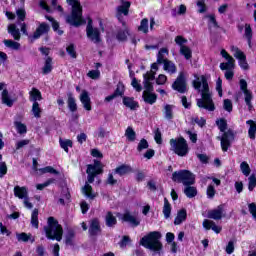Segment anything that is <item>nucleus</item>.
<instances>
[{"instance_id": "79ce46f5", "label": "nucleus", "mask_w": 256, "mask_h": 256, "mask_svg": "<svg viewBox=\"0 0 256 256\" xmlns=\"http://www.w3.org/2000/svg\"><path fill=\"white\" fill-rule=\"evenodd\" d=\"M125 137L127 141H130L131 143H133V141L137 139V134L135 133V130H133L132 127H128L125 131Z\"/></svg>"}, {"instance_id": "09e8293b", "label": "nucleus", "mask_w": 256, "mask_h": 256, "mask_svg": "<svg viewBox=\"0 0 256 256\" xmlns=\"http://www.w3.org/2000/svg\"><path fill=\"white\" fill-rule=\"evenodd\" d=\"M32 113L34 115V117H36V119L41 118V107L39 106V102H34L32 105Z\"/></svg>"}, {"instance_id": "4be33fe9", "label": "nucleus", "mask_w": 256, "mask_h": 256, "mask_svg": "<svg viewBox=\"0 0 256 256\" xmlns=\"http://www.w3.org/2000/svg\"><path fill=\"white\" fill-rule=\"evenodd\" d=\"M120 1L122 4L117 7L118 18L120 15H129V8L131 7V2L125 0Z\"/></svg>"}, {"instance_id": "f3484780", "label": "nucleus", "mask_w": 256, "mask_h": 256, "mask_svg": "<svg viewBox=\"0 0 256 256\" xmlns=\"http://www.w3.org/2000/svg\"><path fill=\"white\" fill-rule=\"evenodd\" d=\"M86 173H91V175H100V173H103L101 162L95 160L94 165L89 164Z\"/></svg>"}, {"instance_id": "a18cd8bd", "label": "nucleus", "mask_w": 256, "mask_h": 256, "mask_svg": "<svg viewBox=\"0 0 256 256\" xmlns=\"http://www.w3.org/2000/svg\"><path fill=\"white\" fill-rule=\"evenodd\" d=\"M107 135H109V132H107V130L103 127H99L94 132V137H96V139H105V137H107Z\"/></svg>"}, {"instance_id": "39448f33", "label": "nucleus", "mask_w": 256, "mask_h": 256, "mask_svg": "<svg viewBox=\"0 0 256 256\" xmlns=\"http://www.w3.org/2000/svg\"><path fill=\"white\" fill-rule=\"evenodd\" d=\"M47 239L61 241L63 239V227L53 217L48 218V226L44 228Z\"/></svg>"}, {"instance_id": "6ab92c4d", "label": "nucleus", "mask_w": 256, "mask_h": 256, "mask_svg": "<svg viewBox=\"0 0 256 256\" xmlns=\"http://www.w3.org/2000/svg\"><path fill=\"white\" fill-rule=\"evenodd\" d=\"M2 103L7 105V107H13V103H15L16 99L13 94H9V91L3 90L2 91Z\"/></svg>"}, {"instance_id": "f704fd0d", "label": "nucleus", "mask_w": 256, "mask_h": 256, "mask_svg": "<svg viewBox=\"0 0 256 256\" xmlns=\"http://www.w3.org/2000/svg\"><path fill=\"white\" fill-rule=\"evenodd\" d=\"M162 213L165 219H169V217H171V203H169V200H167V198H164Z\"/></svg>"}, {"instance_id": "1a4fd4ad", "label": "nucleus", "mask_w": 256, "mask_h": 256, "mask_svg": "<svg viewBox=\"0 0 256 256\" xmlns=\"http://www.w3.org/2000/svg\"><path fill=\"white\" fill-rule=\"evenodd\" d=\"M230 51L235 59L238 60L240 68L243 69V71H249V63H247V56L245 55V52L241 51L237 46H231Z\"/></svg>"}, {"instance_id": "8fccbe9b", "label": "nucleus", "mask_w": 256, "mask_h": 256, "mask_svg": "<svg viewBox=\"0 0 256 256\" xmlns=\"http://www.w3.org/2000/svg\"><path fill=\"white\" fill-rule=\"evenodd\" d=\"M14 125L16 127V131L17 133H19L20 135H23L25 133H27V126L19 121L14 122Z\"/></svg>"}, {"instance_id": "e2e57ef3", "label": "nucleus", "mask_w": 256, "mask_h": 256, "mask_svg": "<svg viewBox=\"0 0 256 256\" xmlns=\"http://www.w3.org/2000/svg\"><path fill=\"white\" fill-rule=\"evenodd\" d=\"M206 19H209L208 26L211 29L212 27H217V20L215 19L214 14L206 15Z\"/></svg>"}, {"instance_id": "c85d7f7f", "label": "nucleus", "mask_w": 256, "mask_h": 256, "mask_svg": "<svg viewBox=\"0 0 256 256\" xmlns=\"http://www.w3.org/2000/svg\"><path fill=\"white\" fill-rule=\"evenodd\" d=\"M49 31V25L42 23L35 31L33 37L34 39H39L43 34Z\"/></svg>"}, {"instance_id": "49530a36", "label": "nucleus", "mask_w": 256, "mask_h": 256, "mask_svg": "<svg viewBox=\"0 0 256 256\" xmlns=\"http://www.w3.org/2000/svg\"><path fill=\"white\" fill-rule=\"evenodd\" d=\"M123 104L129 109H135L137 107V102H135V100L131 97H124Z\"/></svg>"}, {"instance_id": "de8ad7c7", "label": "nucleus", "mask_w": 256, "mask_h": 256, "mask_svg": "<svg viewBox=\"0 0 256 256\" xmlns=\"http://www.w3.org/2000/svg\"><path fill=\"white\" fill-rule=\"evenodd\" d=\"M3 43L5 47H8V49H14V51L19 50V48L21 47V44L13 40H4Z\"/></svg>"}, {"instance_id": "20e7f679", "label": "nucleus", "mask_w": 256, "mask_h": 256, "mask_svg": "<svg viewBox=\"0 0 256 256\" xmlns=\"http://www.w3.org/2000/svg\"><path fill=\"white\" fill-rule=\"evenodd\" d=\"M216 125L221 131L222 136L218 137V139L221 141V147L222 151H228L231 141H233V131L227 130V120L221 118L216 121Z\"/></svg>"}, {"instance_id": "9d476101", "label": "nucleus", "mask_w": 256, "mask_h": 256, "mask_svg": "<svg viewBox=\"0 0 256 256\" xmlns=\"http://www.w3.org/2000/svg\"><path fill=\"white\" fill-rule=\"evenodd\" d=\"M117 217L121 219V221L129 223L131 227H139V225H141V219H139L137 214L125 212L124 214H118Z\"/></svg>"}, {"instance_id": "dca6fc26", "label": "nucleus", "mask_w": 256, "mask_h": 256, "mask_svg": "<svg viewBox=\"0 0 256 256\" xmlns=\"http://www.w3.org/2000/svg\"><path fill=\"white\" fill-rule=\"evenodd\" d=\"M223 213V205H220L216 209L208 211V219L219 221L220 219H223Z\"/></svg>"}, {"instance_id": "58836bf2", "label": "nucleus", "mask_w": 256, "mask_h": 256, "mask_svg": "<svg viewBox=\"0 0 256 256\" xmlns=\"http://www.w3.org/2000/svg\"><path fill=\"white\" fill-rule=\"evenodd\" d=\"M171 13L172 17H177V15H185V13H187V7L181 4L177 8H173Z\"/></svg>"}, {"instance_id": "393cba45", "label": "nucleus", "mask_w": 256, "mask_h": 256, "mask_svg": "<svg viewBox=\"0 0 256 256\" xmlns=\"http://www.w3.org/2000/svg\"><path fill=\"white\" fill-rule=\"evenodd\" d=\"M162 63L164 64L163 69L166 73H169L170 75L177 73V66H175V63L170 60H166Z\"/></svg>"}, {"instance_id": "864d4df0", "label": "nucleus", "mask_w": 256, "mask_h": 256, "mask_svg": "<svg viewBox=\"0 0 256 256\" xmlns=\"http://www.w3.org/2000/svg\"><path fill=\"white\" fill-rule=\"evenodd\" d=\"M180 53L185 57V59H191L192 57L191 48H189L188 46H182L180 48Z\"/></svg>"}, {"instance_id": "72a5a7b5", "label": "nucleus", "mask_w": 256, "mask_h": 256, "mask_svg": "<svg viewBox=\"0 0 256 256\" xmlns=\"http://www.w3.org/2000/svg\"><path fill=\"white\" fill-rule=\"evenodd\" d=\"M31 225L35 229H39V210L34 209L31 214Z\"/></svg>"}, {"instance_id": "4c0bfd02", "label": "nucleus", "mask_w": 256, "mask_h": 256, "mask_svg": "<svg viewBox=\"0 0 256 256\" xmlns=\"http://www.w3.org/2000/svg\"><path fill=\"white\" fill-rule=\"evenodd\" d=\"M60 147L66 152L69 153V147H73V141L69 139H59Z\"/></svg>"}, {"instance_id": "4d7b16f0", "label": "nucleus", "mask_w": 256, "mask_h": 256, "mask_svg": "<svg viewBox=\"0 0 256 256\" xmlns=\"http://www.w3.org/2000/svg\"><path fill=\"white\" fill-rule=\"evenodd\" d=\"M55 183V179L51 178L48 179L46 182L42 183V184H37L36 185V189H38V191H43L45 189V187H49V185Z\"/></svg>"}, {"instance_id": "423d86ee", "label": "nucleus", "mask_w": 256, "mask_h": 256, "mask_svg": "<svg viewBox=\"0 0 256 256\" xmlns=\"http://www.w3.org/2000/svg\"><path fill=\"white\" fill-rule=\"evenodd\" d=\"M220 55L225 59L227 62H222L220 63V69L221 71H226L225 72V78L228 81H231L233 79V76L235 73L233 72V69H235V59L233 56H230L227 50L222 49L220 52Z\"/></svg>"}, {"instance_id": "6e6552de", "label": "nucleus", "mask_w": 256, "mask_h": 256, "mask_svg": "<svg viewBox=\"0 0 256 256\" xmlns=\"http://www.w3.org/2000/svg\"><path fill=\"white\" fill-rule=\"evenodd\" d=\"M172 181L183 183L185 186L195 184V175L189 170H180L172 174Z\"/></svg>"}, {"instance_id": "4468645a", "label": "nucleus", "mask_w": 256, "mask_h": 256, "mask_svg": "<svg viewBox=\"0 0 256 256\" xmlns=\"http://www.w3.org/2000/svg\"><path fill=\"white\" fill-rule=\"evenodd\" d=\"M144 92H143V99L145 103H149V105H153L157 101V95L151 93L153 91V84L150 83V88L147 87V83L144 82Z\"/></svg>"}, {"instance_id": "9b49d317", "label": "nucleus", "mask_w": 256, "mask_h": 256, "mask_svg": "<svg viewBox=\"0 0 256 256\" xmlns=\"http://www.w3.org/2000/svg\"><path fill=\"white\" fill-rule=\"evenodd\" d=\"M239 84L241 91L244 93V101L249 111H251L253 109V104H251V101H253V92L247 89V81L245 79H241Z\"/></svg>"}, {"instance_id": "052dcab7", "label": "nucleus", "mask_w": 256, "mask_h": 256, "mask_svg": "<svg viewBox=\"0 0 256 256\" xmlns=\"http://www.w3.org/2000/svg\"><path fill=\"white\" fill-rule=\"evenodd\" d=\"M40 173L45 174V173H52L53 175H59V172L57 170H55L53 167L51 166H47L44 168L39 169Z\"/></svg>"}, {"instance_id": "5701e85b", "label": "nucleus", "mask_w": 256, "mask_h": 256, "mask_svg": "<svg viewBox=\"0 0 256 256\" xmlns=\"http://www.w3.org/2000/svg\"><path fill=\"white\" fill-rule=\"evenodd\" d=\"M203 227L207 231H209V229H212V231H214V233H221V226H217L215 224V222H213L212 220L205 219L203 221Z\"/></svg>"}, {"instance_id": "13d9d810", "label": "nucleus", "mask_w": 256, "mask_h": 256, "mask_svg": "<svg viewBox=\"0 0 256 256\" xmlns=\"http://www.w3.org/2000/svg\"><path fill=\"white\" fill-rule=\"evenodd\" d=\"M149 149V142L146 139H141L137 146V151L141 153V151Z\"/></svg>"}, {"instance_id": "aec40b11", "label": "nucleus", "mask_w": 256, "mask_h": 256, "mask_svg": "<svg viewBox=\"0 0 256 256\" xmlns=\"http://www.w3.org/2000/svg\"><path fill=\"white\" fill-rule=\"evenodd\" d=\"M14 196L18 199H27L29 197V190L25 186H15Z\"/></svg>"}, {"instance_id": "680f3d73", "label": "nucleus", "mask_w": 256, "mask_h": 256, "mask_svg": "<svg viewBox=\"0 0 256 256\" xmlns=\"http://www.w3.org/2000/svg\"><path fill=\"white\" fill-rule=\"evenodd\" d=\"M130 77L132 78V82L131 85L132 87L136 90V91H141V83H139V81L137 80V78L133 77V74L130 73Z\"/></svg>"}, {"instance_id": "c756f323", "label": "nucleus", "mask_w": 256, "mask_h": 256, "mask_svg": "<svg viewBox=\"0 0 256 256\" xmlns=\"http://www.w3.org/2000/svg\"><path fill=\"white\" fill-rule=\"evenodd\" d=\"M187 219V210L181 209L178 211L177 216L174 220V225H181Z\"/></svg>"}, {"instance_id": "3c124183", "label": "nucleus", "mask_w": 256, "mask_h": 256, "mask_svg": "<svg viewBox=\"0 0 256 256\" xmlns=\"http://www.w3.org/2000/svg\"><path fill=\"white\" fill-rule=\"evenodd\" d=\"M240 169L245 177H249V175H251V167H249V164L247 162H242L240 164Z\"/></svg>"}, {"instance_id": "f257e3e1", "label": "nucleus", "mask_w": 256, "mask_h": 256, "mask_svg": "<svg viewBox=\"0 0 256 256\" xmlns=\"http://www.w3.org/2000/svg\"><path fill=\"white\" fill-rule=\"evenodd\" d=\"M193 87L196 91L201 93V97L197 99V107L200 109H206V111H215V104L213 103V97L209 91V83L205 75H194Z\"/></svg>"}, {"instance_id": "37998d69", "label": "nucleus", "mask_w": 256, "mask_h": 256, "mask_svg": "<svg viewBox=\"0 0 256 256\" xmlns=\"http://www.w3.org/2000/svg\"><path fill=\"white\" fill-rule=\"evenodd\" d=\"M68 109L72 112L75 113L77 111V102H75V97H73L72 94L68 95Z\"/></svg>"}, {"instance_id": "f03ea898", "label": "nucleus", "mask_w": 256, "mask_h": 256, "mask_svg": "<svg viewBox=\"0 0 256 256\" xmlns=\"http://www.w3.org/2000/svg\"><path fill=\"white\" fill-rule=\"evenodd\" d=\"M68 5L72 7V14L66 18L67 23L73 25L74 27H79L83 25L85 20H83V8L81 7V2L79 0H66Z\"/></svg>"}, {"instance_id": "a19ab883", "label": "nucleus", "mask_w": 256, "mask_h": 256, "mask_svg": "<svg viewBox=\"0 0 256 256\" xmlns=\"http://www.w3.org/2000/svg\"><path fill=\"white\" fill-rule=\"evenodd\" d=\"M173 109H174L173 105L166 104L164 106V117L168 121H171V119H173Z\"/></svg>"}, {"instance_id": "bf43d9fd", "label": "nucleus", "mask_w": 256, "mask_h": 256, "mask_svg": "<svg viewBox=\"0 0 256 256\" xmlns=\"http://www.w3.org/2000/svg\"><path fill=\"white\" fill-rule=\"evenodd\" d=\"M216 193H217V191L215 190V187L212 184H210L207 187V191H206V195H207L208 199H213L215 197Z\"/></svg>"}, {"instance_id": "774afa93", "label": "nucleus", "mask_w": 256, "mask_h": 256, "mask_svg": "<svg viewBox=\"0 0 256 256\" xmlns=\"http://www.w3.org/2000/svg\"><path fill=\"white\" fill-rule=\"evenodd\" d=\"M90 79H99L101 77V72L99 70H91L87 73Z\"/></svg>"}, {"instance_id": "c9c22d12", "label": "nucleus", "mask_w": 256, "mask_h": 256, "mask_svg": "<svg viewBox=\"0 0 256 256\" xmlns=\"http://www.w3.org/2000/svg\"><path fill=\"white\" fill-rule=\"evenodd\" d=\"M53 60L48 57L46 60H45V64H44V67L42 68V73L44 75H49V73L51 71H53V64H52Z\"/></svg>"}, {"instance_id": "ddd939ff", "label": "nucleus", "mask_w": 256, "mask_h": 256, "mask_svg": "<svg viewBox=\"0 0 256 256\" xmlns=\"http://www.w3.org/2000/svg\"><path fill=\"white\" fill-rule=\"evenodd\" d=\"M159 62L153 63L151 65V70L149 72H147L146 74H144V83H146V87H148V89H151V81L155 80V75L157 73V71H159Z\"/></svg>"}, {"instance_id": "69168bd1", "label": "nucleus", "mask_w": 256, "mask_h": 256, "mask_svg": "<svg viewBox=\"0 0 256 256\" xmlns=\"http://www.w3.org/2000/svg\"><path fill=\"white\" fill-rule=\"evenodd\" d=\"M16 15L18 17V21H25L27 12H25L24 8H20V9L16 10Z\"/></svg>"}, {"instance_id": "a211bd4d", "label": "nucleus", "mask_w": 256, "mask_h": 256, "mask_svg": "<svg viewBox=\"0 0 256 256\" xmlns=\"http://www.w3.org/2000/svg\"><path fill=\"white\" fill-rule=\"evenodd\" d=\"M80 101L86 111H91V97H89V92L83 90L80 94Z\"/></svg>"}, {"instance_id": "7ed1b4c3", "label": "nucleus", "mask_w": 256, "mask_h": 256, "mask_svg": "<svg viewBox=\"0 0 256 256\" xmlns=\"http://www.w3.org/2000/svg\"><path fill=\"white\" fill-rule=\"evenodd\" d=\"M161 233L154 231L150 232L147 236H144L141 240V246L154 251V253H159L163 249V244H161Z\"/></svg>"}, {"instance_id": "cd10ccee", "label": "nucleus", "mask_w": 256, "mask_h": 256, "mask_svg": "<svg viewBox=\"0 0 256 256\" xmlns=\"http://www.w3.org/2000/svg\"><path fill=\"white\" fill-rule=\"evenodd\" d=\"M246 125L249 126L248 129V137H250L252 140H255L256 137V122L253 120L246 121Z\"/></svg>"}, {"instance_id": "6e6d98bb", "label": "nucleus", "mask_w": 256, "mask_h": 256, "mask_svg": "<svg viewBox=\"0 0 256 256\" xmlns=\"http://www.w3.org/2000/svg\"><path fill=\"white\" fill-rule=\"evenodd\" d=\"M125 93V85H123V83L119 82L117 84V88L114 92V95L116 97H122V95Z\"/></svg>"}, {"instance_id": "2f4dec72", "label": "nucleus", "mask_w": 256, "mask_h": 256, "mask_svg": "<svg viewBox=\"0 0 256 256\" xmlns=\"http://www.w3.org/2000/svg\"><path fill=\"white\" fill-rule=\"evenodd\" d=\"M82 193L88 199H95L96 197L95 193H93V188L88 183H86L85 186L82 188Z\"/></svg>"}, {"instance_id": "e433bc0d", "label": "nucleus", "mask_w": 256, "mask_h": 256, "mask_svg": "<svg viewBox=\"0 0 256 256\" xmlns=\"http://www.w3.org/2000/svg\"><path fill=\"white\" fill-rule=\"evenodd\" d=\"M184 194L186 195V197H188L189 199H193V197L197 196V188L193 187V186H186L184 189Z\"/></svg>"}, {"instance_id": "2eb2a0df", "label": "nucleus", "mask_w": 256, "mask_h": 256, "mask_svg": "<svg viewBox=\"0 0 256 256\" xmlns=\"http://www.w3.org/2000/svg\"><path fill=\"white\" fill-rule=\"evenodd\" d=\"M172 88L178 93H185L187 91V84L185 83V74L181 72L173 83Z\"/></svg>"}, {"instance_id": "473e14b6", "label": "nucleus", "mask_w": 256, "mask_h": 256, "mask_svg": "<svg viewBox=\"0 0 256 256\" xmlns=\"http://www.w3.org/2000/svg\"><path fill=\"white\" fill-rule=\"evenodd\" d=\"M41 99H43L41 96V91H39L37 88H33L30 91V101L37 103V101H41Z\"/></svg>"}, {"instance_id": "a878e982", "label": "nucleus", "mask_w": 256, "mask_h": 256, "mask_svg": "<svg viewBox=\"0 0 256 256\" xmlns=\"http://www.w3.org/2000/svg\"><path fill=\"white\" fill-rule=\"evenodd\" d=\"M16 239H17V241L22 242V243H27V241H31V243H35V238H33V236L31 234H27L25 232L17 233Z\"/></svg>"}, {"instance_id": "b1692460", "label": "nucleus", "mask_w": 256, "mask_h": 256, "mask_svg": "<svg viewBox=\"0 0 256 256\" xmlns=\"http://www.w3.org/2000/svg\"><path fill=\"white\" fill-rule=\"evenodd\" d=\"M131 171H133V169L129 165L122 164L114 170V173L116 175H120V177H123V175H127V173H131Z\"/></svg>"}, {"instance_id": "7c9ffc66", "label": "nucleus", "mask_w": 256, "mask_h": 256, "mask_svg": "<svg viewBox=\"0 0 256 256\" xmlns=\"http://www.w3.org/2000/svg\"><path fill=\"white\" fill-rule=\"evenodd\" d=\"M167 55H169V50L167 48L160 49L157 55V63L162 65L165 61H167Z\"/></svg>"}, {"instance_id": "bb28decb", "label": "nucleus", "mask_w": 256, "mask_h": 256, "mask_svg": "<svg viewBox=\"0 0 256 256\" xmlns=\"http://www.w3.org/2000/svg\"><path fill=\"white\" fill-rule=\"evenodd\" d=\"M8 33L12 35L15 41H19L21 39V33L15 24H10L8 26Z\"/></svg>"}, {"instance_id": "ea45409f", "label": "nucleus", "mask_w": 256, "mask_h": 256, "mask_svg": "<svg viewBox=\"0 0 256 256\" xmlns=\"http://www.w3.org/2000/svg\"><path fill=\"white\" fill-rule=\"evenodd\" d=\"M244 37L248 41L249 47H251V39H253V30L251 29V25L245 24Z\"/></svg>"}, {"instance_id": "5fc2aeb1", "label": "nucleus", "mask_w": 256, "mask_h": 256, "mask_svg": "<svg viewBox=\"0 0 256 256\" xmlns=\"http://www.w3.org/2000/svg\"><path fill=\"white\" fill-rule=\"evenodd\" d=\"M46 19L52 23L53 30L57 31L58 35H63V31L59 30V23L53 17L46 16Z\"/></svg>"}, {"instance_id": "f8f14e48", "label": "nucleus", "mask_w": 256, "mask_h": 256, "mask_svg": "<svg viewBox=\"0 0 256 256\" xmlns=\"http://www.w3.org/2000/svg\"><path fill=\"white\" fill-rule=\"evenodd\" d=\"M91 20H89L87 28H86V33L88 39H91L93 43H99L101 41V32L97 28H93V25L91 24Z\"/></svg>"}, {"instance_id": "603ef678", "label": "nucleus", "mask_w": 256, "mask_h": 256, "mask_svg": "<svg viewBox=\"0 0 256 256\" xmlns=\"http://www.w3.org/2000/svg\"><path fill=\"white\" fill-rule=\"evenodd\" d=\"M138 30L142 31V33L149 32V20L147 18L142 19L140 26L138 27Z\"/></svg>"}, {"instance_id": "0e129e2a", "label": "nucleus", "mask_w": 256, "mask_h": 256, "mask_svg": "<svg viewBox=\"0 0 256 256\" xmlns=\"http://www.w3.org/2000/svg\"><path fill=\"white\" fill-rule=\"evenodd\" d=\"M175 43L176 45H179L180 49L181 47H186L187 39H185L183 36H176L175 37Z\"/></svg>"}, {"instance_id": "0eeeda50", "label": "nucleus", "mask_w": 256, "mask_h": 256, "mask_svg": "<svg viewBox=\"0 0 256 256\" xmlns=\"http://www.w3.org/2000/svg\"><path fill=\"white\" fill-rule=\"evenodd\" d=\"M171 151H173L178 157H186L189 153V144L185 138L180 137L170 140Z\"/></svg>"}, {"instance_id": "338daca9", "label": "nucleus", "mask_w": 256, "mask_h": 256, "mask_svg": "<svg viewBox=\"0 0 256 256\" xmlns=\"http://www.w3.org/2000/svg\"><path fill=\"white\" fill-rule=\"evenodd\" d=\"M249 184L248 189L249 191H253L256 188V177L254 175L248 178Z\"/></svg>"}, {"instance_id": "412c9836", "label": "nucleus", "mask_w": 256, "mask_h": 256, "mask_svg": "<svg viewBox=\"0 0 256 256\" xmlns=\"http://www.w3.org/2000/svg\"><path fill=\"white\" fill-rule=\"evenodd\" d=\"M101 233V224L99 219L94 218L90 221L89 234L90 235H99Z\"/></svg>"}, {"instance_id": "c03bdc74", "label": "nucleus", "mask_w": 256, "mask_h": 256, "mask_svg": "<svg viewBox=\"0 0 256 256\" xmlns=\"http://www.w3.org/2000/svg\"><path fill=\"white\" fill-rule=\"evenodd\" d=\"M106 225L107 227H115L117 225V218L111 212L106 214Z\"/></svg>"}]
</instances>
